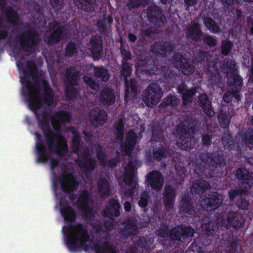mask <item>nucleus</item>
<instances>
[{
	"instance_id": "ea45409f",
	"label": "nucleus",
	"mask_w": 253,
	"mask_h": 253,
	"mask_svg": "<svg viewBox=\"0 0 253 253\" xmlns=\"http://www.w3.org/2000/svg\"><path fill=\"white\" fill-rule=\"evenodd\" d=\"M97 189L101 197L109 196L111 190L108 180L105 178H100L97 182Z\"/></svg>"
},
{
	"instance_id": "338daca9",
	"label": "nucleus",
	"mask_w": 253,
	"mask_h": 253,
	"mask_svg": "<svg viewBox=\"0 0 253 253\" xmlns=\"http://www.w3.org/2000/svg\"><path fill=\"white\" fill-rule=\"evenodd\" d=\"M222 142L223 145L228 147L231 148L233 145V141L231 135L230 133L224 134L221 138Z\"/></svg>"
},
{
	"instance_id": "2eb2a0df",
	"label": "nucleus",
	"mask_w": 253,
	"mask_h": 253,
	"mask_svg": "<svg viewBox=\"0 0 253 253\" xmlns=\"http://www.w3.org/2000/svg\"><path fill=\"white\" fill-rule=\"evenodd\" d=\"M146 178L147 184L152 190L159 192L162 189L164 178L159 171L154 170L150 172Z\"/></svg>"
},
{
	"instance_id": "aec40b11",
	"label": "nucleus",
	"mask_w": 253,
	"mask_h": 253,
	"mask_svg": "<svg viewBox=\"0 0 253 253\" xmlns=\"http://www.w3.org/2000/svg\"><path fill=\"white\" fill-rule=\"evenodd\" d=\"M34 134L36 136V149L37 154V162L38 163H45L48 161L49 158V154L42 140V135L38 132H35Z\"/></svg>"
},
{
	"instance_id": "bf43d9fd",
	"label": "nucleus",
	"mask_w": 253,
	"mask_h": 253,
	"mask_svg": "<svg viewBox=\"0 0 253 253\" xmlns=\"http://www.w3.org/2000/svg\"><path fill=\"white\" fill-rule=\"evenodd\" d=\"M203 42L209 47H213L217 45L218 40L216 37L207 35L203 37Z\"/></svg>"
},
{
	"instance_id": "3c124183",
	"label": "nucleus",
	"mask_w": 253,
	"mask_h": 253,
	"mask_svg": "<svg viewBox=\"0 0 253 253\" xmlns=\"http://www.w3.org/2000/svg\"><path fill=\"white\" fill-rule=\"evenodd\" d=\"M244 188H236L229 190L228 192V197L231 203H235L240 198L246 191Z\"/></svg>"
},
{
	"instance_id": "b1692460",
	"label": "nucleus",
	"mask_w": 253,
	"mask_h": 253,
	"mask_svg": "<svg viewBox=\"0 0 253 253\" xmlns=\"http://www.w3.org/2000/svg\"><path fill=\"white\" fill-rule=\"evenodd\" d=\"M197 105L201 108L203 112L209 117L215 115L212 102L208 95L205 93H200L197 97Z\"/></svg>"
},
{
	"instance_id": "9b49d317",
	"label": "nucleus",
	"mask_w": 253,
	"mask_h": 253,
	"mask_svg": "<svg viewBox=\"0 0 253 253\" xmlns=\"http://www.w3.org/2000/svg\"><path fill=\"white\" fill-rule=\"evenodd\" d=\"M172 59L177 68L183 75L190 76L194 73L195 71L194 63L190 59L184 57L182 54L179 53H175Z\"/></svg>"
},
{
	"instance_id": "7ed1b4c3",
	"label": "nucleus",
	"mask_w": 253,
	"mask_h": 253,
	"mask_svg": "<svg viewBox=\"0 0 253 253\" xmlns=\"http://www.w3.org/2000/svg\"><path fill=\"white\" fill-rule=\"evenodd\" d=\"M151 70L153 74L160 76L158 83H152L144 90L143 99L148 106L156 105L163 95V91L160 86L166 88L173 82L174 78L173 74L169 67L165 65H160L153 62Z\"/></svg>"
},
{
	"instance_id": "393cba45",
	"label": "nucleus",
	"mask_w": 253,
	"mask_h": 253,
	"mask_svg": "<svg viewBox=\"0 0 253 253\" xmlns=\"http://www.w3.org/2000/svg\"><path fill=\"white\" fill-rule=\"evenodd\" d=\"M176 196V191L171 185H166L163 193V203L167 211L173 208Z\"/></svg>"
},
{
	"instance_id": "f8f14e48",
	"label": "nucleus",
	"mask_w": 253,
	"mask_h": 253,
	"mask_svg": "<svg viewBox=\"0 0 253 253\" xmlns=\"http://www.w3.org/2000/svg\"><path fill=\"white\" fill-rule=\"evenodd\" d=\"M147 17L149 22L157 27H161L166 22L163 9L156 4L148 6Z\"/></svg>"
},
{
	"instance_id": "e433bc0d",
	"label": "nucleus",
	"mask_w": 253,
	"mask_h": 253,
	"mask_svg": "<svg viewBox=\"0 0 253 253\" xmlns=\"http://www.w3.org/2000/svg\"><path fill=\"white\" fill-rule=\"evenodd\" d=\"M239 135L243 143L249 147H253V128L248 127L240 130Z\"/></svg>"
},
{
	"instance_id": "8fccbe9b",
	"label": "nucleus",
	"mask_w": 253,
	"mask_h": 253,
	"mask_svg": "<svg viewBox=\"0 0 253 253\" xmlns=\"http://www.w3.org/2000/svg\"><path fill=\"white\" fill-rule=\"evenodd\" d=\"M82 213L83 218L87 222H93L95 220L96 211L92 208L79 210Z\"/></svg>"
},
{
	"instance_id": "a18cd8bd",
	"label": "nucleus",
	"mask_w": 253,
	"mask_h": 253,
	"mask_svg": "<svg viewBox=\"0 0 253 253\" xmlns=\"http://www.w3.org/2000/svg\"><path fill=\"white\" fill-rule=\"evenodd\" d=\"M180 102V99L174 94H169L165 97L160 106L166 107L170 106L171 107H177Z\"/></svg>"
},
{
	"instance_id": "37998d69",
	"label": "nucleus",
	"mask_w": 253,
	"mask_h": 253,
	"mask_svg": "<svg viewBox=\"0 0 253 253\" xmlns=\"http://www.w3.org/2000/svg\"><path fill=\"white\" fill-rule=\"evenodd\" d=\"M75 86L65 85V95L69 101H74L77 99L80 93V88Z\"/></svg>"
},
{
	"instance_id": "c85d7f7f",
	"label": "nucleus",
	"mask_w": 253,
	"mask_h": 253,
	"mask_svg": "<svg viewBox=\"0 0 253 253\" xmlns=\"http://www.w3.org/2000/svg\"><path fill=\"white\" fill-rule=\"evenodd\" d=\"M74 67L70 66L66 68L65 71L64 76L65 77L66 85L77 86L80 79V72L78 71H72Z\"/></svg>"
},
{
	"instance_id": "7c9ffc66",
	"label": "nucleus",
	"mask_w": 253,
	"mask_h": 253,
	"mask_svg": "<svg viewBox=\"0 0 253 253\" xmlns=\"http://www.w3.org/2000/svg\"><path fill=\"white\" fill-rule=\"evenodd\" d=\"M116 95L114 90L108 87L103 88L100 92V101L104 105H111L115 103Z\"/></svg>"
},
{
	"instance_id": "f257e3e1",
	"label": "nucleus",
	"mask_w": 253,
	"mask_h": 253,
	"mask_svg": "<svg viewBox=\"0 0 253 253\" xmlns=\"http://www.w3.org/2000/svg\"><path fill=\"white\" fill-rule=\"evenodd\" d=\"M17 66L20 68L21 64L22 75L20 81L22 84L21 90L22 95L25 97L29 108L36 112L42 106H50L53 102L54 94L48 83L45 79L42 81L43 92L42 96L40 93L41 79L37 64L33 60L26 62L25 67L23 63L17 62Z\"/></svg>"
},
{
	"instance_id": "1a4fd4ad",
	"label": "nucleus",
	"mask_w": 253,
	"mask_h": 253,
	"mask_svg": "<svg viewBox=\"0 0 253 253\" xmlns=\"http://www.w3.org/2000/svg\"><path fill=\"white\" fill-rule=\"evenodd\" d=\"M132 73V64L129 62H122L121 75L125 82V100L128 101L134 99L138 94L137 84L134 79L129 81L127 77H129Z\"/></svg>"
},
{
	"instance_id": "f704fd0d",
	"label": "nucleus",
	"mask_w": 253,
	"mask_h": 253,
	"mask_svg": "<svg viewBox=\"0 0 253 253\" xmlns=\"http://www.w3.org/2000/svg\"><path fill=\"white\" fill-rule=\"evenodd\" d=\"M231 77L227 76V84L230 88L239 89L241 91V88L243 84V78L238 74L237 72L234 74H230Z\"/></svg>"
},
{
	"instance_id": "4468645a",
	"label": "nucleus",
	"mask_w": 253,
	"mask_h": 253,
	"mask_svg": "<svg viewBox=\"0 0 253 253\" xmlns=\"http://www.w3.org/2000/svg\"><path fill=\"white\" fill-rule=\"evenodd\" d=\"M234 174L238 180L242 181L241 188L248 191L253 186V173H250L245 167L237 168L234 171Z\"/></svg>"
},
{
	"instance_id": "473e14b6",
	"label": "nucleus",
	"mask_w": 253,
	"mask_h": 253,
	"mask_svg": "<svg viewBox=\"0 0 253 253\" xmlns=\"http://www.w3.org/2000/svg\"><path fill=\"white\" fill-rule=\"evenodd\" d=\"M186 36L188 38L196 42H200L204 36L199 23H195L187 29Z\"/></svg>"
},
{
	"instance_id": "0eeeda50",
	"label": "nucleus",
	"mask_w": 253,
	"mask_h": 253,
	"mask_svg": "<svg viewBox=\"0 0 253 253\" xmlns=\"http://www.w3.org/2000/svg\"><path fill=\"white\" fill-rule=\"evenodd\" d=\"M195 230L190 226L180 225L172 228L169 230V226L164 223L156 230V234L162 238L169 237L172 242H185L191 240Z\"/></svg>"
},
{
	"instance_id": "e2e57ef3",
	"label": "nucleus",
	"mask_w": 253,
	"mask_h": 253,
	"mask_svg": "<svg viewBox=\"0 0 253 253\" xmlns=\"http://www.w3.org/2000/svg\"><path fill=\"white\" fill-rule=\"evenodd\" d=\"M81 137L79 134H74L72 138V147L73 151L78 154L80 147Z\"/></svg>"
},
{
	"instance_id": "052dcab7",
	"label": "nucleus",
	"mask_w": 253,
	"mask_h": 253,
	"mask_svg": "<svg viewBox=\"0 0 253 253\" xmlns=\"http://www.w3.org/2000/svg\"><path fill=\"white\" fill-rule=\"evenodd\" d=\"M215 223L213 220H210L208 222L205 223L203 225L204 230L206 232L205 235L210 236V239H211L213 233L214 232Z\"/></svg>"
},
{
	"instance_id": "de8ad7c7",
	"label": "nucleus",
	"mask_w": 253,
	"mask_h": 253,
	"mask_svg": "<svg viewBox=\"0 0 253 253\" xmlns=\"http://www.w3.org/2000/svg\"><path fill=\"white\" fill-rule=\"evenodd\" d=\"M205 27L211 33H217L220 32V28L211 18L206 17L203 19Z\"/></svg>"
},
{
	"instance_id": "20e7f679",
	"label": "nucleus",
	"mask_w": 253,
	"mask_h": 253,
	"mask_svg": "<svg viewBox=\"0 0 253 253\" xmlns=\"http://www.w3.org/2000/svg\"><path fill=\"white\" fill-rule=\"evenodd\" d=\"M33 112L36 116L38 125L42 130L48 149L61 157L67 154L68 147L64 136L57 134L51 129L50 126L49 113L43 110L42 113Z\"/></svg>"
},
{
	"instance_id": "a19ab883",
	"label": "nucleus",
	"mask_w": 253,
	"mask_h": 253,
	"mask_svg": "<svg viewBox=\"0 0 253 253\" xmlns=\"http://www.w3.org/2000/svg\"><path fill=\"white\" fill-rule=\"evenodd\" d=\"M65 32V30H61V29L55 30V31L52 32L45 39V41L47 42V44L49 45L57 43L64 36Z\"/></svg>"
},
{
	"instance_id": "5701e85b",
	"label": "nucleus",
	"mask_w": 253,
	"mask_h": 253,
	"mask_svg": "<svg viewBox=\"0 0 253 253\" xmlns=\"http://www.w3.org/2000/svg\"><path fill=\"white\" fill-rule=\"evenodd\" d=\"M90 123L95 127L103 125L107 121V113L104 110L98 108L92 109L89 114Z\"/></svg>"
},
{
	"instance_id": "6e6552de",
	"label": "nucleus",
	"mask_w": 253,
	"mask_h": 253,
	"mask_svg": "<svg viewBox=\"0 0 253 253\" xmlns=\"http://www.w3.org/2000/svg\"><path fill=\"white\" fill-rule=\"evenodd\" d=\"M16 40L22 50L33 53L41 43L42 39L38 31L32 28L21 32L17 36Z\"/></svg>"
},
{
	"instance_id": "cd10ccee",
	"label": "nucleus",
	"mask_w": 253,
	"mask_h": 253,
	"mask_svg": "<svg viewBox=\"0 0 253 253\" xmlns=\"http://www.w3.org/2000/svg\"><path fill=\"white\" fill-rule=\"evenodd\" d=\"M137 136L133 131H129L126 136L124 144L121 145L122 150L127 155H130L135 148Z\"/></svg>"
},
{
	"instance_id": "72a5a7b5",
	"label": "nucleus",
	"mask_w": 253,
	"mask_h": 253,
	"mask_svg": "<svg viewBox=\"0 0 253 253\" xmlns=\"http://www.w3.org/2000/svg\"><path fill=\"white\" fill-rule=\"evenodd\" d=\"M179 213L180 214L187 213L191 214L195 211L193 202L188 196H184L179 203Z\"/></svg>"
},
{
	"instance_id": "c9c22d12",
	"label": "nucleus",
	"mask_w": 253,
	"mask_h": 253,
	"mask_svg": "<svg viewBox=\"0 0 253 253\" xmlns=\"http://www.w3.org/2000/svg\"><path fill=\"white\" fill-rule=\"evenodd\" d=\"M210 187L211 186L207 181L204 180L197 179L193 182L191 190L193 193L201 195Z\"/></svg>"
},
{
	"instance_id": "864d4df0",
	"label": "nucleus",
	"mask_w": 253,
	"mask_h": 253,
	"mask_svg": "<svg viewBox=\"0 0 253 253\" xmlns=\"http://www.w3.org/2000/svg\"><path fill=\"white\" fill-rule=\"evenodd\" d=\"M133 242L139 248L141 249L143 252H147L149 249V244L146 238L143 237H139L136 240H132Z\"/></svg>"
},
{
	"instance_id": "6ab92c4d",
	"label": "nucleus",
	"mask_w": 253,
	"mask_h": 253,
	"mask_svg": "<svg viewBox=\"0 0 253 253\" xmlns=\"http://www.w3.org/2000/svg\"><path fill=\"white\" fill-rule=\"evenodd\" d=\"M0 8L8 22L13 26L18 25L19 20L18 13L12 6L7 5L6 0H0Z\"/></svg>"
},
{
	"instance_id": "4d7b16f0",
	"label": "nucleus",
	"mask_w": 253,
	"mask_h": 253,
	"mask_svg": "<svg viewBox=\"0 0 253 253\" xmlns=\"http://www.w3.org/2000/svg\"><path fill=\"white\" fill-rule=\"evenodd\" d=\"M95 0H74V2L77 5L80 6L85 11L91 10V5L94 3Z\"/></svg>"
},
{
	"instance_id": "c03bdc74",
	"label": "nucleus",
	"mask_w": 253,
	"mask_h": 253,
	"mask_svg": "<svg viewBox=\"0 0 253 253\" xmlns=\"http://www.w3.org/2000/svg\"><path fill=\"white\" fill-rule=\"evenodd\" d=\"M124 223V231H121L122 235L127 237L134 235L137 232V226L133 221L128 220Z\"/></svg>"
},
{
	"instance_id": "09e8293b",
	"label": "nucleus",
	"mask_w": 253,
	"mask_h": 253,
	"mask_svg": "<svg viewBox=\"0 0 253 253\" xmlns=\"http://www.w3.org/2000/svg\"><path fill=\"white\" fill-rule=\"evenodd\" d=\"M196 92V89L195 87H193L190 89L185 90L183 92L180 94L183 104L184 105H187L192 102V98L195 95Z\"/></svg>"
},
{
	"instance_id": "58836bf2",
	"label": "nucleus",
	"mask_w": 253,
	"mask_h": 253,
	"mask_svg": "<svg viewBox=\"0 0 253 253\" xmlns=\"http://www.w3.org/2000/svg\"><path fill=\"white\" fill-rule=\"evenodd\" d=\"M151 49L155 55L160 57H165L168 50V42H155L151 45Z\"/></svg>"
},
{
	"instance_id": "dca6fc26",
	"label": "nucleus",
	"mask_w": 253,
	"mask_h": 253,
	"mask_svg": "<svg viewBox=\"0 0 253 253\" xmlns=\"http://www.w3.org/2000/svg\"><path fill=\"white\" fill-rule=\"evenodd\" d=\"M71 118L70 113L65 111L57 112L55 114L51 115V124L55 133L61 134L62 123H69Z\"/></svg>"
},
{
	"instance_id": "603ef678",
	"label": "nucleus",
	"mask_w": 253,
	"mask_h": 253,
	"mask_svg": "<svg viewBox=\"0 0 253 253\" xmlns=\"http://www.w3.org/2000/svg\"><path fill=\"white\" fill-rule=\"evenodd\" d=\"M220 64L221 63L216 60L208 61L206 68L207 72L212 75L218 74L220 72Z\"/></svg>"
},
{
	"instance_id": "0e129e2a",
	"label": "nucleus",
	"mask_w": 253,
	"mask_h": 253,
	"mask_svg": "<svg viewBox=\"0 0 253 253\" xmlns=\"http://www.w3.org/2000/svg\"><path fill=\"white\" fill-rule=\"evenodd\" d=\"M83 80L85 84L92 89L95 90L98 88V84L91 77L84 76Z\"/></svg>"
},
{
	"instance_id": "9d476101",
	"label": "nucleus",
	"mask_w": 253,
	"mask_h": 253,
	"mask_svg": "<svg viewBox=\"0 0 253 253\" xmlns=\"http://www.w3.org/2000/svg\"><path fill=\"white\" fill-rule=\"evenodd\" d=\"M58 180L62 191L69 195L70 200L75 201L77 196L74 192L78 189L80 184L77 176L73 173L63 172Z\"/></svg>"
},
{
	"instance_id": "5fc2aeb1",
	"label": "nucleus",
	"mask_w": 253,
	"mask_h": 253,
	"mask_svg": "<svg viewBox=\"0 0 253 253\" xmlns=\"http://www.w3.org/2000/svg\"><path fill=\"white\" fill-rule=\"evenodd\" d=\"M78 53L76 43L70 41L66 46L65 55L68 57H72Z\"/></svg>"
},
{
	"instance_id": "69168bd1",
	"label": "nucleus",
	"mask_w": 253,
	"mask_h": 253,
	"mask_svg": "<svg viewBox=\"0 0 253 253\" xmlns=\"http://www.w3.org/2000/svg\"><path fill=\"white\" fill-rule=\"evenodd\" d=\"M120 51L122 57V62H128V60H131L132 58V54L130 51L126 49L123 47H121Z\"/></svg>"
},
{
	"instance_id": "4c0bfd02",
	"label": "nucleus",
	"mask_w": 253,
	"mask_h": 253,
	"mask_svg": "<svg viewBox=\"0 0 253 253\" xmlns=\"http://www.w3.org/2000/svg\"><path fill=\"white\" fill-rule=\"evenodd\" d=\"M91 202L92 198L89 193L87 190L82 191L77 202V208L79 210L88 208Z\"/></svg>"
},
{
	"instance_id": "412c9836",
	"label": "nucleus",
	"mask_w": 253,
	"mask_h": 253,
	"mask_svg": "<svg viewBox=\"0 0 253 253\" xmlns=\"http://www.w3.org/2000/svg\"><path fill=\"white\" fill-rule=\"evenodd\" d=\"M121 205L118 200L111 198L102 211L104 216L110 218L120 215Z\"/></svg>"
},
{
	"instance_id": "13d9d810",
	"label": "nucleus",
	"mask_w": 253,
	"mask_h": 253,
	"mask_svg": "<svg viewBox=\"0 0 253 253\" xmlns=\"http://www.w3.org/2000/svg\"><path fill=\"white\" fill-rule=\"evenodd\" d=\"M96 156L102 166L106 165L105 153L101 145L98 144L95 149Z\"/></svg>"
},
{
	"instance_id": "2f4dec72",
	"label": "nucleus",
	"mask_w": 253,
	"mask_h": 253,
	"mask_svg": "<svg viewBox=\"0 0 253 253\" xmlns=\"http://www.w3.org/2000/svg\"><path fill=\"white\" fill-rule=\"evenodd\" d=\"M168 151L163 146L153 149L152 152L147 154V157L150 162H161L167 157Z\"/></svg>"
},
{
	"instance_id": "ddd939ff",
	"label": "nucleus",
	"mask_w": 253,
	"mask_h": 253,
	"mask_svg": "<svg viewBox=\"0 0 253 253\" xmlns=\"http://www.w3.org/2000/svg\"><path fill=\"white\" fill-rule=\"evenodd\" d=\"M222 224L226 231L229 230V228L231 227L235 230H238L244 225V218L243 215L238 212L231 211L227 213L226 219L222 220Z\"/></svg>"
},
{
	"instance_id": "a211bd4d",
	"label": "nucleus",
	"mask_w": 253,
	"mask_h": 253,
	"mask_svg": "<svg viewBox=\"0 0 253 253\" xmlns=\"http://www.w3.org/2000/svg\"><path fill=\"white\" fill-rule=\"evenodd\" d=\"M90 51L94 61L99 60L103 54V41L100 35H94L90 39Z\"/></svg>"
},
{
	"instance_id": "a878e982",
	"label": "nucleus",
	"mask_w": 253,
	"mask_h": 253,
	"mask_svg": "<svg viewBox=\"0 0 253 253\" xmlns=\"http://www.w3.org/2000/svg\"><path fill=\"white\" fill-rule=\"evenodd\" d=\"M241 90L234 88H228L223 95V100L227 104H231L233 106L238 107L241 102Z\"/></svg>"
},
{
	"instance_id": "39448f33",
	"label": "nucleus",
	"mask_w": 253,
	"mask_h": 253,
	"mask_svg": "<svg viewBox=\"0 0 253 253\" xmlns=\"http://www.w3.org/2000/svg\"><path fill=\"white\" fill-rule=\"evenodd\" d=\"M198 158L205 166L196 164L194 171L199 177L210 178L221 177L226 169V163L224 155L218 152H200Z\"/></svg>"
},
{
	"instance_id": "680f3d73",
	"label": "nucleus",
	"mask_w": 253,
	"mask_h": 253,
	"mask_svg": "<svg viewBox=\"0 0 253 253\" xmlns=\"http://www.w3.org/2000/svg\"><path fill=\"white\" fill-rule=\"evenodd\" d=\"M135 174L125 171L124 174L123 181L126 186H129L130 185L137 183L134 181Z\"/></svg>"
},
{
	"instance_id": "f3484780",
	"label": "nucleus",
	"mask_w": 253,
	"mask_h": 253,
	"mask_svg": "<svg viewBox=\"0 0 253 253\" xmlns=\"http://www.w3.org/2000/svg\"><path fill=\"white\" fill-rule=\"evenodd\" d=\"M78 162L81 170L84 172L86 177H88L97 167L95 159L84 153L80 156Z\"/></svg>"
},
{
	"instance_id": "79ce46f5",
	"label": "nucleus",
	"mask_w": 253,
	"mask_h": 253,
	"mask_svg": "<svg viewBox=\"0 0 253 253\" xmlns=\"http://www.w3.org/2000/svg\"><path fill=\"white\" fill-rule=\"evenodd\" d=\"M94 75L98 79L103 82H107L110 78V74L107 69L103 66L93 68Z\"/></svg>"
},
{
	"instance_id": "bb28decb",
	"label": "nucleus",
	"mask_w": 253,
	"mask_h": 253,
	"mask_svg": "<svg viewBox=\"0 0 253 253\" xmlns=\"http://www.w3.org/2000/svg\"><path fill=\"white\" fill-rule=\"evenodd\" d=\"M212 239H210L208 235H202L199 236L193 242L192 246L194 250L199 253H204L208 251L209 247L211 245Z\"/></svg>"
},
{
	"instance_id": "f03ea898",
	"label": "nucleus",
	"mask_w": 253,
	"mask_h": 253,
	"mask_svg": "<svg viewBox=\"0 0 253 253\" xmlns=\"http://www.w3.org/2000/svg\"><path fill=\"white\" fill-rule=\"evenodd\" d=\"M59 206L61 216L69 223L66 228L63 227L66 244L69 250L75 253L81 251V249L88 251L90 246L87 243L90 242V237L86 227L81 223L72 224L77 218V214L66 199L61 198Z\"/></svg>"
},
{
	"instance_id": "6e6d98bb",
	"label": "nucleus",
	"mask_w": 253,
	"mask_h": 253,
	"mask_svg": "<svg viewBox=\"0 0 253 253\" xmlns=\"http://www.w3.org/2000/svg\"><path fill=\"white\" fill-rule=\"evenodd\" d=\"M233 47V42L229 40H225L221 42L220 51L222 55L227 56Z\"/></svg>"
},
{
	"instance_id": "423d86ee",
	"label": "nucleus",
	"mask_w": 253,
	"mask_h": 253,
	"mask_svg": "<svg viewBox=\"0 0 253 253\" xmlns=\"http://www.w3.org/2000/svg\"><path fill=\"white\" fill-rule=\"evenodd\" d=\"M199 121L194 116H187L176 126L178 144L182 149L191 148L193 134L195 133Z\"/></svg>"
},
{
	"instance_id": "c756f323",
	"label": "nucleus",
	"mask_w": 253,
	"mask_h": 253,
	"mask_svg": "<svg viewBox=\"0 0 253 253\" xmlns=\"http://www.w3.org/2000/svg\"><path fill=\"white\" fill-rule=\"evenodd\" d=\"M113 22V18L111 15L103 14L102 18L98 20L96 23L97 29L100 34L106 35L108 33V30Z\"/></svg>"
},
{
	"instance_id": "49530a36",
	"label": "nucleus",
	"mask_w": 253,
	"mask_h": 253,
	"mask_svg": "<svg viewBox=\"0 0 253 253\" xmlns=\"http://www.w3.org/2000/svg\"><path fill=\"white\" fill-rule=\"evenodd\" d=\"M235 66L236 63L234 60L228 58H226L224 60L223 68L227 76L230 74H234L237 72Z\"/></svg>"
},
{
	"instance_id": "774afa93",
	"label": "nucleus",
	"mask_w": 253,
	"mask_h": 253,
	"mask_svg": "<svg viewBox=\"0 0 253 253\" xmlns=\"http://www.w3.org/2000/svg\"><path fill=\"white\" fill-rule=\"evenodd\" d=\"M239 209L247 210L249 206V201L243 196L235 202Z\"/></svg>"
},
{
	"instance_id": "4be33fe9",
	"label": "nucleus",
	"mask_w": 253,
	"mask_h": 253,
	"mask_svg": "<svg viewBox=\"0 0 253 253\" xmlns=\"http://www.w3.org/2000/svg\"><path fill=\"white\" fill-rule=\"evenodd\" d=\"M223 200V197L217 192L210 194L204 199V205L206 211H211L219 207Z\"/></svg>"
}]
</instances>
